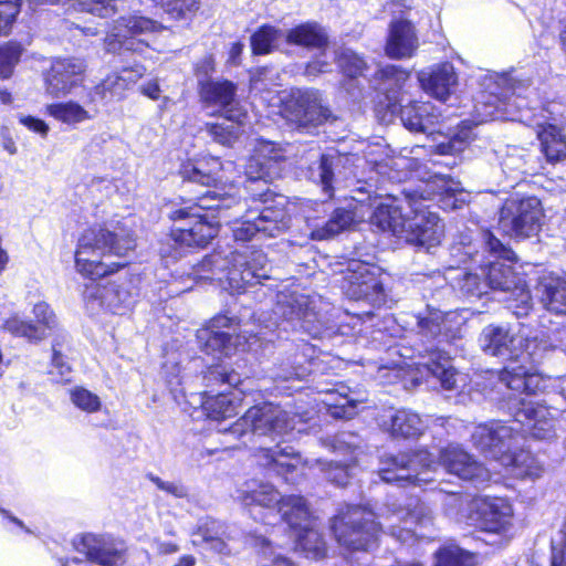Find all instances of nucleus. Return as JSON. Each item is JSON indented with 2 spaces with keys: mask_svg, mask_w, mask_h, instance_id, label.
I'll use <instances>...</instances> for the list:
<instances>
[{
  "mask_svg": "<svg viewBox=\"0 0 566 566\" xmlns=\"http://www.w3.org/2000/svg\"><path fill=\"white\" fill-rule=\"evenodd\" d=\"M135 247L126 221H108L83 232L75 252L77 271L91 282L83 292L87 305L95 310L101 306L118 313L128 302L129 293L116 283L102 285L97 279L114 270L103 259L111 254L123 256Z\"/></svg>",
  "mask_w": 566,
  "mask_h": 566,
  "instance_id": "obj_1",
  "label": "nucleus"
},
{
  "mask_svg": "<svg viewBox=\"0 0 566 566\" xmlns=\"http://www.w3.org/2000/svg\"><path fill=\"white\" fill-rule=\"evenodd\" d=\"M189 182H196L208 189L197 198L193 206L177 209L170 213V218H187L189 228H172L169 241L174 244L171 256H181L182 247H205L218 234L222 222H228L237 213H228L235 209L239 213L244 209V203L237 200L234 195L217 190L218 177L202 171L199 167H192L191 171L185 170Z\"/></svg>",
  "mask_w": 566,
  "mask_h": 566,
  "instance_id": "obj_2",
  "label": "nucleus"
},
{
  "mask_svg": "<svg viewBox=\"0 0 566 566\" xmlns=\"http://www.w3.org/2000/svg\"><path fill=\"white\" fill-rule=\"evenodd\" d=\"M437 465H442L448 473L462 480L476 483L490 480V471L465 450L454 444L440 451L439 463H436L427 450H419L412 454L386 453L380 458L379 476L387 483L407 482L422 486L433 480L430 474Z\"/></svg>",
  "mask_w": 566,
  "mask_h": 566,
  "instance_id": "obj_3",
  "label": "nucleus"
},
{
  "mask_svg": "<svg viewBox=\"0 0 566 566\" xmlns=\"http://www.w3.org/2000/svg\"><path fill=\"white\" fill-rule=\"evenodd\" d=\"M535 342L524 338L506 325H488L482 329L479 337L482 350L510 361L497 374L496 390L500 395L509 390L520 391L521 388L535 390L542 384L541 376L526 366L537 360V352L531 350Z\"/></svg>",
  "mask_w": 566,
  "mask_h": 566,
  "instance_id": "obj_4",
  "label": "nucleus"
},
{
  "mask_svg": "<svg viewBox=\"0 0 566 566\" xmlns=\"http://www.w3.org/2000/svg\"><path fill=\"white\" fill-rule=\"evenodd\" d=\"M412 217H406L396 198H387L380 202L373 216L371 224L381 231H389L407 243L426 247H436L441 242L444 226L436 212L424 209L413 197L406 196Z\"/></svg>",
  "mask_w": 566,
  "mask_h": 566,
  "instance_id": "obj_5",
  "label": "nucleus"
},
{
  "mask_svg": "<svg viewBox=\"0 0 566 566\" xmlns=\"http://www.w3.org/2000/svg\"><path fill=\"white\" fill-rule=\"evenodd\" d=\"M484 248L489 253V261L480 264L479 270L486 277L489 287L494 291L510 293L509 305L517 317L527 315L532 307L530 291L524 280L514 272L513 268L503 261H514L515 253L502 243L490 231L482 234Z\"/></svg>",
  "mask_w": 566,
  "mask_h": 566,
  "instance_id": "obj_6",
  "label": "nucleus"
},
{
  "mask_svg": "<svg viewBox=\"0 0 566 566\" xmlns=\"http://www.w3.org/2000/svg\"><path fill=\"white\" fill-rule=\"evenodd\" d=\"M306 421V415L294 413L273 403H263L251 407L231 427L219 429L226 437L243 439V443L254 441L256 437H270L272 440L284 437Z\"/></svg>",
  "mask_w": 566,
  "mask_h": 566,
  "instance_id": "obj_7",
  "label": "nucleus"
},
{
  "mask_svg": "<svg viewBox=\"0 0 566 566\" xmlns=\"http://www.w3.org/2000/svg\"><path fill=\"white\" fill-rule=\"evenodd\" d=\"M201 266L212 271H227L224 276H218L219 281L226 280L232 293H241L249 285L261 283L262 280L270 279V264L266 255L260 250L244 251L235 250L231 253V259L226 262L220 254H212L203 259Z\"/></svg>",
  "mask_w": 566,
  "mask_h": 566,
  "instance_id": "obj_8",
  "label": "nucleus"
},
{
  "mask_svg": "<svg viewBox=\"0 0 566 566\" xmlns=\"http://www.w3.org/2000/svg\"><path fill=\"white\" fill-rule=\"evenodd\" d=\"M375 513L360 505H347L334 517L332 530L338 544L353 552H368L377 542L380 524Z\"/></svg>",
  "mask_w": 566,
  "mask_h": 566,
  "instance_id": "obj_9",
  "label": "nucleus"
},
{
  "mask_svg": "<svg viewBox=\"0 0 566 566\" xmlns=\"http://www.w3.org/2000/svg\"><path fill=\"white\" fill-rule=\"evenodd\" d=\"M539 389L541 385L535 390L521 388L520 391L503 392L500 407L514 417V423L522 428V432L526 427L534 438L544 440L554 436L555 418L549 408L531 399Z\"/></svg>",
  "mask_w": 566,
  "mask_h": 566,
  "instance_id": "obj_10",
  "label": "nucleus"
},
{
  "mask_svg": "<svg viewBox=\"0 0 566 566\" xmlns=\"http://www.w3.org/2000/svg\"><path fill=\"white\" fill-rule=\"evenodd\" d=\"M544 209L535 196H512L499 211V230L505 235L522 240L536 235L543 226Z\"/></svg>",
  "mask_w": 566,
  "mask_h": 566,
  "instance_id": "obj_11",
  "label": "nucleus"
},
{
  "mask_svg": "<svg viewBox=\"0 0 566 566\" xmlns=\"http://www.w3.org/2000/svg\"><path fill=\"white\" fill-rule=\"evenodd\" d=\"M482 92L476 101L475 111L480 122L500 118L507 106L522 107L521 93L530 86L528 80H516L507 74H489L484 77Z\"/></svg>",
  "mask_w": 566,
  "mask_h": 566,
  "instance_id": "obj_12",
  "label": "nucleus"
},
{
  "mask_svg": "<svg viewBox=\"0 0 566 566\" xmlns=\"http://www.w3.org/2000/svg\"><path fill=\"white\" fill-rule=\"evenodd\" d=\"M381 516L387 522L389 534L407 545L413 544L418 537L428 536L426 533H417L410 528L411 525L422 530L432 526L434 521L431 506L417 497H410L405 505L396 502L388 504Z\"/></svg>",
  "mask_w": 566,
  "mask_h": 566,
  "instance_id": "obj_13",
  "label": "nucleus"
},
{
  "mask_svg": "<svg viewBox=\"0 0 566 566\" xmlns=\"http://www.w3.org/2000/svg\"><path fill=\"white\" fill-rule=\"evenodd\" d=\"M472 442L486 458L501 461L523 440L522 428L513 421L491 420L478 424L471 434Z\"/></svg>",
  "mask_w": 566,
  "mask_h": 566,
  "instance_id": "obj_14",
  "label": "nucleus"
},
{
  "mask_svg": "<svg viewBox=\"0 0 566 566\" xmlns=\"http://www.w3.org/2000/svg\"><path fill=\"white\" fill-rule=\"evenodd\" d=\"M200 99L205 108H212L228 120L243 123L248 118L247 109L237 95V85L228 80H209L200 83Z\"/></svg>",
  "mask_w": 566,
  "mask_h": 566,
  "instance_id": "obj_15",
  "label": "nucleus"
},
{
  "mask_svg": "<svg viewBox=\"0 0 566 566\" xmlns=\"http://www.w3.org/2000/svg\"><path fill=\"white\" fill-rule=\"evenodd\" d=\"M160 25L148 18L140 15L122 17L116 21L114 31L105 40L108 52L120 51L122 49L133 52H143L148 46L145 39L136 40L139 35H147L156 32Z\"/></svg>",
  "mask_w": 566,
  "mask_h": 566,
  "instance_id": "obj_16",
  "label": "nucleus"
},
{
  "mask_svg": "<svg viewBox=\"0 0 566 566\" xmlns=\"http://www.w3.org/2000/svg\"><path fill=\"white\" fill-rule=\"evenodd\" d=\"M418 334L428 343L450 342L460 337L465 318L457 311L442 312L428 306L417 316Z\"/></svg>",
  "mask_w": 566,
  "mask_h": 566,
  "instance_id": "obj_17",
  "label": "nucleus"
},
{
  "mask_svg": "<svg viewBox=\"0 0 566 566\" xmlns=\"http://www.w3.org/2000/svg\"><path fill=\"white\" fill-rule=\"evenodd\" d=\"M285 115L300 127L321 125L328 119L329 109L322 104L321 96L314 90H298L291 94L285 103Z\"/></svg>",
  "mask_w": 566,
  "mask_h": 566,
  "instance_id": "obj_18",
  "label": "nucleus"
},
{
  "mask_svg": "<svg viewBox=\"0 0 566 566\" xmlns=\"http://www.w3.org/2000/svg\"><path fill=\"white\" fill-rule=\"evenodd\" d=\"M86 70L84 60L78 57H59L52 61L45 74V92L52 97L66 96L81 85Z\"/></svg>",
  "mask_w": 566,
  "mask_h": 566,
  "instance_id": "obj_19",
  "label": "nucleus"
},
{
  "mask_svg": "<svg viewBox=\"0 0 566 566\" xmlns=\"http://www.w3.org/2000/svg\"><path fill=\"white\" fill-rule=\"evenodd\" d=\"M74 548L86 559L99 566H118L124 563L126 547L111 536L85 534L73 541Z\"/></svg>",
  "mask_w": 566,
  "mask_h": 566,
  "instance_id": "obj_20",
  "label": "nucleus"
},
{
  "mask_svg": "<svg viewBox=\"0 0 566 566\" xmlns=\"http://www.w3.org/2000/svg\"><path fill=\"white\" fill-rule=\"evenodd\" d=\"M255 458L261 465L281 475L287 483L296 484L303 475L301 458L292 447L281 448L280 444L274 448L261 447Z\"/></svg>",
  "mask_w": 566,
  "mask_h": 566,
  "instance_id": "obj_21",
  "label": "nucleus"
},
{
  "mask_svg": "<svg viewBox=\"0 0 566 566\" xmlns=\"http://www.w3.org/2000/svg\"><path fill=\"white\" fill-rule=\"evenodd\" d=\"M419 357L428 359L419 363L423 365L428 371L439 379L441 386L446 390H457L465 386L468 376L458 373L450 363V356L436 345H422L417 349Z\"/></svg>",
  "mask_w": 566,
  "mask_h": 566,
  "instance_id": "obj_22",
  "label": "nucleus"
},
{
  "mask_svg": "<svg viewBox=\"0 0 566 566\" xmlns=\"http://www.w3.org/2000/svg\"><path fill=\"white\" fill-rule=\"evenodd\" d=\"M479 527L489 533L506 534L513 526V507L501 497L485 499L478 503Z\"/></svg>",
  "mask_w": 566,
  "mask_h": 566,
  "instance_id": "obj_23",
  "label": "nucleus"
},
{
  "mask_svg": "<svg viewBox=\"0 0 566 566\" xmlns=\"http://www.w3.org/2000/svg\"><path fill=\"white\" fill-rule=\"evenodd\" d=\"M418 80L427 93L440 101H447L458 83L454 67L450 63H441L419 72Z\"/></svg>",
  "mask_w": 566,
  "mask_h": 566,
  "instance_id": "obj_24",
  "label": "nucleus"
},
{
  "mask_svg": "<svg viewBox=\"0 0 566 566\" xmlns=\"http://www.w3.org/2000/svg\"><path fill=\"white\" fill-rule=\"evenodd\" d=\"M379 426L392 437L405 439L418 438L427 428L421 417L409 409H399L384 415Z\"/></svg>",
  "mask_w": 566,
  "mask_h": 566,
  "instance_id": "obj_25",
  "label": "nucleus"
},
{
  "mask_svg": "<svg viewBox=\"0 0 566 566\" xmlns=\"http://www.w3.org/2000/svg\"><path fill=\"white\" fill-rule=\"evenodd\" d=\"M417 48L415 27L406 20L391 22L385 46L386 54L391 59H406L412 56Z\"/></svg>",
  "mask_w": 566,
  "mask_h": 566,
  "instance_id": "obj_26",
  "label": "nucleus"
},
{
  "mask_svg": "<svg viewBox=\"0 0 566 566\" xmlns=\"http://www.w3.org/2000/svg\"><path fill=\"white\" fill-rule=\"evenodd\" d=\"M440 116L436 113L434 106L428 102L409 103L400 109V119L403 126L416 133L432 134Z\"/></svg>",
  "mask_w": 566,
  "mask_h": 566,
  "instance_id": "obj_27",
  "label": "nucleus"
},
{
  "mask_svg": "<svg viewBox=\"0 0 566 566\" xmlns=\"http://www.w3.org/2000/svg\"><path fill=\"white\" fill-rule=\"evenodd\" d=\"M313 301L297 292H282L277 295L274 313L287 322H310L314 316Z\"/></svg>",
  "mask_w": 566,
  "mask_h": 566,
  "instance_id": "obj_28",
  "label": "nucleus"
},
{
  "mask_svg": "<svg viewBox=\"0 0 566 566\" xmlns=\"http://www.w3.org/2000/svg\"><path fill=\"white\" fill-rule=\"evenodd\" d=\"M238 492L244 506H260L275 513L283 499L272 484L258 481L247 482Z\"/></svg>",
  "mask_w": 566,
  "mask_h": 566,
  "instance_id": "obj_29",
  "label": "nucleus"
},
{
  "mask_svg": "<svg viewBox=\"0 0 566 566\" xmlns=\"http://www.w3.org/2000/svg\"><path fill=\"white\" fill-rule=\"evenodd\" d=\"M537 294L543 306L557 315L566 314V280L547 274L539 279Z\"/></svg>",
  "mask_w": 566,
  "mask_h": 566,
  "instance_id": "obj_30",
  "label": "nucleus"
},
{
  "mask_svg": "<svg viewBox=\"0 0 566 566\" xmlns=\"http://www.w3.org/2000/svg\"><path fill=\"white\" fill-rule=\"evenodd\" d=\"M346 280L354 289L353 294L356 297H368L381 290L375 268L360 261L352 260L348 263Z\"/></svg>",
  "mask_w": 566,
  "mask_h": 566,
  "instance_id": "obj_31",
  "label": "nucleus"
},
{
  "mask_svg": "<svg viewBox=\"0 0 566 566\" xmlns=\"http://www.w3.org/2000/svg\"><path fill=\"white\" fill-rule=\"evenodd\" d=\"M537 128V137L541 142V149L548 161H559L566 158V136L562 128L552 123L534 124Z\"/></svg>",
  "mask_w": 566,
  "mask_h": 566,
  "instance_id": "obj_32",
  "label": "nucleus"
},
{
  "mask_svg": "<svg viewBox=\"0 0 566 566\" xmlns=\"http://www.w3.org/2000/svg\"><path fill=\"white\" fill-rule=\"evenodd\" d=\"M500 463L506 469V472L518 479H536L543 473L542 463L527 450L517 452L509 451Z\"/></svg>",
  "mask_w": 566,
  "mask_h": 566,
  "instance_id": "obj_33",
  "label": "nucleus"
},
{
  "mask_svg": "<svg viewBox=\"0 0 566 566\" xmlns=\"http://www.w3.org/2000/svg\"><path fill=\"white\" fill-rule=\"evenodd\" d=\"M197 339L206 354L229 356L235 349L239 336L206 327L197 332Z\"/></svg>",
  "mask_w": 566,
  "mask_h": 566,
  "instance_id": "obj_34",
  "label": "nucleus"
},
{
  "mask_svg": "<svg viewBox=\"0 0 566 566\" xmlns=\"http://www.w3.org/2000/svg\"><path fill=\"white\" fill-rule=\"evenodd\" d=\"M254 221L260 234L277 237L290 226V218L284 209L277 207L254 208Z\"/></svg>",
  "mask_w": 566,
  "mask_h": 566,
  "instance_id": "obj_35",
  "label": "nucleus"
},
{
  "mask_svg": "<svg viewBox=\"0 0 566 566\" xmlns=\"http://www.w3.org/2000/svg\"><path fill=\"white\" fill-rule=\"evenodd\" d=\"M284 39L289 44L304 48L323 49L327 44V35L322 27L306 22L290 29Z\"/></svg>",
  "mask_w": 566,
  "mask_h": 566,
  "instance_id": "obj_36",
  "label": "nucleus"
},
{
  "mask_svg": "<svg viewBox=\"0 0 566 566\" xmlns=\"http://www.w3.org/2000/svg\"><path fill=\"white\" fill-rule=\"evenodd\" d=\"M276 514L280 515L291 528H298L311 522V513L304 497L290 495L283 497Z\"/></svg>",
  "mask_w": 566,
  "mask_h": 566,
  "instance_id": "obj_37",
  "label": "nucleus"
},
{
  "mask_svg": "<svg viewBox=\"0 0 566 566\" xmlns=\"http://www.w3.org/2000/svg\"><path fill=\"white\" fill-rule=\"evenodd\" d=\"M45 111L54 119L70 126L91 120L97 113V109H93L92 113L91 109H86L73 101L49 104Z\"/></svg>",
  "mask_w": 566,
  "mask_h": 566,
  "instance_id": "obj_38",
  "label": "nucleus"
},
{
  "mask_svg": "<svg viewBox=\"0 0 566 566\" xmlns=\"http://www.w3.org/2000/svg\"><path fill=\"white\" fill-rule=\"evenodd\" d=\"M296 534L295 551L305 554L307 558H322L326 554V543L322 534L312 522L298 527Z\"/></svg>",
  "mask_w": 566,
  "mask_h": 566,
  "instance_id": "obj_39",
  "label": "nucleus"
},
{
  "mask_svg": "<svg viewBox=\"0 0 566 566\" xmlns=\"http://www.w3.org/2000/svg\"><path fill=\"white\" fill-rule=\"evenodd\" d=\"M240 406L241 397L240 394L235 391L208 397L203 402V408L208 417L214 420H222L235 416Z\"/></svg>",
  "mask_w": 566,
  "mask_h": 566,
  "instance_id": "obj_40",
  "label": "nucleus"
},
{
  "mask_svg": "<svg viewBox=\"0 0 566 566\" xmlns=\"http://www.w3.org/2000/svg\"><path fill=\"white\" fill-rule=\"evenodd\" d=\"M409 78V73L399 66L388 64L376 73V80L379 81V90L388 94L389 105L391 101H398V92L405 86Z\"/></svg>",
  "mask_w": 566,
  "mask_h": 566,
  "instance_id": "obj_41",
  "label": "nucleus"
},
{
  "mask_svg": "<svg viewBox=\"0 0 566 566\" xmlns=\"http://www.w3.org/2000/svg\"><path fill=\"white\" fill-rule=\"evenodd\" d=\"M326 396L322 401L328 407L334 418L350 419L357 413V407L363 400L352 398L348 392L336 389L323 391Z\"/></svg>",
  "mask_w": 566,
  "mask_h": 566,
  "instance_id": "obj_42",
  "label": "nucleus"
},
{
  "mask_svg": "<svg viewBox=\"0 0 566 566\" xmlns=\"http://www.w3.org/2000/svg\"><path fill=\"white\" fill-rule=\"evenodd\" d=\"M128 87L125 84V78L119 73L107 75L99 84L94 86L90 93L87 104H96L102 101L120 99Z\"/></svg>",
  "mask_w": 566,
  "mask_h": 566,
  "instance_id": "obj_43",
  "label": "nucleus"
},
{
  "mask_svg": "<svg viewBox=\"0 0 566 566\" xmlns=\"http://www.w3.org/2000/svg\"><path fill=\"white\" fill-rule=\"evenodd\" d=\"M354 222V213L346 209H336L331 219L321 228L311 232L314 240H327L348 229Z\"/></svg>",
  "mask_w": 566,
  "mask_h": 566,
  "instance_id": "obj_44",
  "label": "nucleus"
},
{
  "mask_svg": "<svg viewBox=\"0 0 566 566\" xmlns=\"http://www.w3.org/2000/svg\"><path fill=\"white\" fill-rule=\"evenodd\" d=\"M237 200L244 203V209L239 213L235 209L229 210L228 213H237V216L232 217L227 223H233L232 231L235 241H249L259 233L254 221V211L247 210L245 201Z\"/></svg>",
  "mask_w": 566,
  "mask_h": 566,
  "instance_id": "obj_45",
  "label": "nucleus"
},
{
  "mask_svg": "<svg viewBox=\"0 0 566 566\" xmlns=\"http://www.w3.org/2000/svg\"><path fill=\"white\" fill-rule=\"evenodd\" d=\"M478 563L475 554L450 544L436 553V566H475Z\"/></svg>",
  "mask_w": 566,
  "mask_h": 566,
  "instance_id": "obj_46",
  "label": "nucleus"
},
{
  "mask_svg": "<svg viewBox=\"0 0 566 566\" xmlns=\"http://www.w3.org/2000/svg\"><path fill=\"white\" fill-rule=\"evenodd\" d=\"M284 34L274 27L263 25L251 36V48L254 54H268L276 48Z\"/></svg>",
  "mask_w": 566,
  "mask_h": 566,
  "instance_id": "obj_47",
  "label": "nucleus"
},
{
  "mask_svg": "<svg viewBox=\"0 0 566 566\" xmlns=\"http://www.w3.org/2000/svg\"><path fill=\"white\" fill-rule=\"evenodd\" d=\"M245 124L243 123L228 120L223 117L222 123L217 124H207L206 129L212 139L221 145L231 146L241 134V127Z\"/></svg>",
  "mask_w": 566,
  "mask_h": 566,
  "instance_id": "obj_48",
  "label": "nucleus"
},
{
  "mask_svg": "<svg viewBox=\"0 0 566 566\" xmlns=\"http://www.w3.org/2000/svg\"><path fill=\"white\" fill-rule=\"evenodd\" d=\"M3 328L14 336L24 337L34 343L48 337V333L41 331L39 326L21 319L18 316L8 318L3 324Z\"/></svg>",
  "mask_w": 566,
  "mask_h": 566,
  "instance_id": "obj_49",
  "label": "nucleus"
},
{
  "mask_svg": "<svg viewBox=\"0 0 566 566\" xmlns=\"http://www.w3.org/2000/svg\"><path fill=\"white\" fill-rule=\"evenodd\" d=\"M23 46L14 41L0 45V77L9 78L12 76L14 67L20 62L23 54Z\"/></svg>",
  "mask_w": 566,
  "mask_h": 566,
  "instance_id": "obj_50",
  "label": "nucleus"
},
{
  "mask_svg": "<svg viewBox=\"0 0 566 566\" xmlns=\"http://www.w3.org/2000/svg\"><path fill=\"white\" fill-rule=\"evenodd\" d=\"M335 59L340 71L348 77L361 76L367 69L365 60L350 49H342Z\"/></svg>",
  "mask_w": 566,
  "mask_h": 566,
  "instance_id": "obj_51",
  "label": "nucleus"
},
{
  "mask_svg": "<svg viewBox=\"0 0 566 566\" xmlns=\"http://www.w3.org/2000/svg\"><path fill=\"white\" fill-rule=\"evenodd\" d=\"M253 153L263 161L272 164V168L277 172V164L285 159L286 149L280 144L258 138Z\"/></svg>",
  "mask_w": 566,
  "mask_h": 566,
  "instance_id": "obj_52",
  "label": "nucleus"
},
{
  "mask_svg": "<svg viewBox=\"0 0 566 566\" xmlns=\"http://www.w3.org/2000/svg\"><path fill=\"white\" fill-rule=\"evenodd\" d=\"M459 287L462 294L469 298H480L488 293L489 284L486 277L482 272H468L459 282Z\"/></svg>",
  "mask_w": 566,
  "mask_h": 566,
  "instance_id": "obj_53",
  "label": "nucleus"
},
{
  "mask_svg": "<svg viewBox=\"0 0 566 566\" xmlns=\"http://www.w3.org/2000/svg\"><path fill=\"white\" fill-rule=\"evenodd\" d=\"M66 340V335L59 333L52 343V369L50 373L56 375L57 381H69L72 369L70 365L64 360L63 355L60 350L62 343Z\"/></svg>",
  "mask_w": 566,
  "mask_h": 566,
  "instance_id": "obj_54",
  "label": "nucleus"
},
{
  "mask_svg": "<svg viewBox=\"0 0 566 566\" xmlns=\"http://www.w3.org/2000/svg\"><path fill=\"white\" fill-rule=\"evenodd\" d=\"M75 9L101 18L114 15L118 11L117 0H71Z\"/></svg>",
  "mask_w": 566,
  "mask_h": 566,
  "instance_id": "obj_55",
  "label": "nucleus"
},
{
  "mask_svg": "<svg viewBox=\"0 0 566 566\" xmlns=\"http://www.w3.org/2000/svg\"><path fill=\"white\" fill-rule=\"evenodd\" d=\"M70 399L75 407L88 413L97 412L102 407L99 397L83 387L71 389Z\"/></svg>",
  "mask_w": 566,
  "mask_h": 566,
  "instance_id": "obj_56",
  "label": "nucleus"
},
{
  "mask_svg": "<svg viewBox=\"0 0 566 566\" xmlns=\"http://www.w3.org/2000/svg\"><path fill=\"white\" fill-rule=\"evenodd\" d=\"M471 140V130L462 128L457 134L444 138L436 145V151L440 155H454L461 153Z\"/></svg>",
  "mask_w": 566,
  "mask_h": 566,
  "instance_id": "obj_57",
  "label": "nucleus"
},
{
  "mask_svg": "<svg viewBox=\"0 0 566 566\" xmlns=\"http://www.w3.org/2000/svg\"><path fill=\"white\" fill-rule=\"evenodd\" d=\"M277 172L272 168V164L260 159L254 153L245 165V175L251 181H263L273 178Z\"/></svg>",
  "mask_w": 566,
  "mask_h": 566,
  "instance_id": "obj_58",
  "label": "nucleus"
},
{
  "mask_svg": "<svg viewBox=\"0 0 566 566\" xmlns=\"http://www.w3.org/2000/svg\"><path fill=\"white\" fill-rule=\"evenodd\" d=\"M33 315L41 331L48 333V336L57 329L59 323L54 312L45 302H39L33 306Z\"/></svg>",
  "mask_w": 566,
  "mask_h": 566,
  "instance_id": "obj_59",
  "label": "nucleus"
},
{
  "mask_svg": "<svg viewBox=\"0 0 566 566\" xmlns=\"http://www.w3.org/2000/svg\"><path fill=\"white\" fill-rule=\"evenodd\" d=\"M356 458H353L350 461H345L343 463L331 461L325 469L326 479L337 485L347 484L352 475L350 470H353Z\"/></svg>",
  "mask_w": 566,
  "mask_h": 566,
  "instance_id": "obj_60",
  "label": "nucleus"
},
{
  "mask_svg": "<svg viewBox=\"0 0 566 566\" xmlns=\"http://www.w3.org/2000/svg\"><path fill=\"white\" fill-rule=\"evenodd\" d=\"M20 0H0V35L6 34L19 13Z\"/></svg>",
  "mask_w": 566,
  "mask_h": 566,
  "instance_id": "obj_61",
  "label": "nucleus"
},
{
  "mask_svg": "<svg viewBox=\"0 0 566 566\" xmlns=\"http://www.w3.org/2000/svg\"><path fill=\"white\" fill-rule=\"evenodd\" d=\"M147 479L151 481L159 490L170 494L176 499H184L188 495L187 488L180 482L176 481H164L159 476L149 473L147 474Z\"/></svg>",
  "mask_w": 566,
  "mask_h": 566,
  "instance_id": "obj_62",
  "label": "nucleus"
},
{
  "mask_svg": "<svg viewBox=\"0 0 566 566\" xmlns=\"http://www.w3.org/2000/svg\"><path fill=\"white\" fill-rule=\"evenodd\" d=\"M161 4L172 17L181 18L187 12L196 11L199 0H161Z\"/></svg>",
  "mask_w": 566,
  "mask_h": 566,
  "instance_id": "obj_63",
  "label": "nucleus"
},
{
  "mask_svg": "<svg viewBox=\"0 0 566 566\" xmlns=\"http://www.w3.org/2000/svg\"><path fill=\"white\" fill-rule=\"evenodd\" d=\"M261 545L263 555L271 560V564L264 566H294L293 560L281 552H276L269 539L263 538Z\"/></svg>",
  "mask_w": 566,
  "mask_h": 566,
  "instance_id": "obj_64",
  "label": "nucleus"
}]
</instances>
